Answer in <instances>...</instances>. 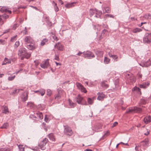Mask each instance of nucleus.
Wrapping results in <instances>:
<instances>
[{
  "mask_svg": "<svg viewBox=\"0 0 151 151\" xmlns=\"http://www.w3.org/2000/svg\"><path fill=\"white\" fill-rule=\"evenodd\" d=\"M18 54L19 56H24L26 59H28L31 56V54L27 52L24 47H21L19 50Z\"/></svg>",
  "mask_w": 151,
  "mask_h": 151,
  "instance_id": "nucleus-1",
  "label": "nucleus"
},
{
  "mask_svg": "<svg viewBox=\"0 0 151 151\" xmlns=\"http://www.w3.org/2000/svg\"><path fill=\"white\" fill-rule=\"evenodd\" d=\"M144 43L150 44L151 42V33H146L145 34L143 39Z\"/></svg>",
  "mask_w": 151,
  "mask_h": 151,
  "instance_id": "nucleus-2",
  "label": "nucleus"
},
{
  "mask_svg": "<svg viewBox=\"0 0 151 151\" xmlns=\"http://www.w3.org/2000/svg\"><path fill=\"white\" fill-rule=\"evenodd\" d=\"M48 140L47 138H45L39 144V147L42 150H44L46 149L45 145Z\"/></svg>",
  "mask_w": 151,
  "mask_h": 151,
  "instance_id": "nucleus-3",
  "label": "nucleus"
},
{
  "mask_svg": "<svg viewBox=\"0 0 151 151\" xmlns=\"http://www.w3.org/2000/svg\"><path fill=\"white\" fill-rule=\"evenodd\" d=\"M139 65L143 67H148L151 65V60L149 59L147 60L142 61Z\"/></svg>",
  "mask_w": 151,
  "mask_h": 151,
  "instance_id": "nucleus-4",
  "label": "nucleus"
},
{
  "mask_svg": "<svg viewBox=\"0 0 151 151\" xmlns=\"http://www.w3.org/2000/svg\"><path fill=\"white\" fill-rule=\"evenodd\" d=\"M75 101L78 104L86 105V103L85 102V104H84L83 102L84 101V98L82 97L80 95L76 96L75 98Z\"/></svg>",
  "mask_w": 151,
  "mask_h": 151,
  "instance_id": "nucleus-5",
  "label": "nucleus"
},
{
  "mask_svg": "<svg viewBox=\"0 0 151 151\" xmlns=\"http://www.w3.org/2000/svg\"><path fill=\"white\" fill-rule=\"evenodd\" d=\"M84 56L85 58H91L94 57L95 56L92 52L89 51H87L86 52H83Z\"/></svg>",
  "mask_w": 151,
  "mask_h": 151,
  "instance_id": "nucleus-6",
  "label": "nucleus"
},
{
  "mask_svg": "<svg viewBox=\"0 0 151 151\" xmlns=\"http://www.w3.org/2000/svg\"><path fill=\"white\" fill-rule=\"evenodd\" d=\"M64 132L65 134L69 136H71L73 133L71 128L68 127H65Z\"/></svg>",
  "mask_w": 151,
  "mask_h": 151,
  "instance_id": "nucleus-7",
  "label": "nucleus"
},
{
  "mask_svg": "<svg viewBox=\"0 0 151 151\" xmlns=\"http://www.w3.org/2000/svg\"><path fill=\"white\" fill-rule=\"evenodd\" d=\"M76 85L78 88L80 89L82 92H84L85 93L87 92L86 88L84 87L81 83H76Z\"/></svg>",
  "mask_w": 151,
  "mask_h": 151,
  "instance_id": "nucleus-8",
  "label": "nucleus"
},
{
  "mask_svg": "<svg viewBox=\"0 0 151 151\" xmlns=\"http://www.w3.org/2000/svg\"><path fill=\"white\" fill-rule=\"evenodd\" d=\"M24 41L25 42V44L27 45L34 42L32 38L30 36H29L25 37L24 40Z\"/></svg>",
  "mask_w": 151,
  "mask_h": 151,
  "instance_id": "nucleus-9",
  "label": "nucleus"
},
{
  "mask_svg": "<svg viewBox=\"0 0 151 151\" xmlns=\"http://www.w3.org/2000/svg\"><path fill=\"white\" fill-rule=\"evenodd\" d=\"M127 81L128 82H131L133 83L135 82L136 78L133 75L129 76V74H128V76H127Z\"/></svg>",
  "mask_w": 151,
  "mask_h": 151,
  "instance_id": "nucleus-10",
  "label": "nucleus"
},
{
  "mask_svg": "<svg viewBox=\"0 0 151 151\" xmlns=\"http://www.w3.org/2000/svg\"><path fill=\"white\" fill-rule=\"evenodd\" d=\"M0 11L2 12L8 13L9 14L12 13L11 11L9 10L6 7L0 6Z\"/></svg>",
  "mask_w": 151,
  "mask_h": 151,
  "instance_id": "nucleus-11",
  "label": "nucleus"
},
{
  "mask_svg": "<svg viewBox=\"0 0 151 151\" xmlns=\"http://www.w3.org/2000/svg\"><path fill=\"white\" fill-rule=\"evenodd\" d=\"M150 83L148 82H145L141 84H139V87L141 88L146 89L149 86Z\"/></svg>",
  "mask_w": 151,
  "mask_h": 151,
  "instance_id": "nucleus-12",
  "label": "nucleus"
},
{
  "mask_svg": "<svg viewBox=\"0 0 151 151\" xmlns=\"http://www.w3.org/2000/svg\"><path fill=\"white\" fill-rule=\"evenodd\" d=\"M27 45V48L30 50H34L36 48L34 42Z\"/></svg>",
  "mask_w": 151,
  "mask_h": 151,
  "instance_id": "nucleus-13",
  "label": "nucleus"
},
{
  "mask_svg": "<svg viewBox=\"0 0 151 151\" xmlns=\"http://www.w3.org/2000/svg\"><path fill=\"white\" fill-rule=\"evenodd\" d=\"M141 90L139 87L136 86L134 87L132 89L133 91H134V92L136 93L139 96H140L141 94Z\"/></svg>",
  "mask_w": 151,
  "mask_h": 151,
  "instance_id": "nucleus-14",
  "label": "nucleus"
},
{
  "mask_svg": "<svg viewBox=\"0 0 151 151\" xmlns=\"http://www.w3.org/2000/svg\"><path fill=\"white\" fill-rule=\"evenodd\" d=\"M2 113L5 114H8L9 113V111L8 107L6 106H3L2 107Z\"/></svg>",
  "mask_w": 151,
  "mask_h": 151,
  "instance_id": "nucleus-15",
  "label": "nucleus"
},
{
  "mask_svg": "<svg viewBox=\"0 0 151 151\" xmlns=\"http://www.w3.org/2000/svg\"><path fill=\"white\" fill-rule=\"evenodd\" d=\"M49 65V63L48 60L45 61L40 65L41 67L43 68H47Z\"/></svg>",
  "mask_w": 151,
  "mask_h": 151,
  "instance_id": "nucleus-16",
  "label": "nucleus"
},
{
  "mask_svg": "<svg viewBox=\"0 0 151 151\" xmlns=\"http://www.w3.org/2000/svg\"><path fill=\"white\" fill-rule=\"evenodd\" d=\"M148 139H145L141 142V145L145 147H147L148 146Z\"/></svg>",
  "mask_w": 151,
  "mask_h": 151,
  "instance_id": "nucleus-17",
  "label": "nucleus"
},
{
  "mask_svg": "<svg viewBox=\"0 0 151 151\" xmlns=\"http://www.w3.org/2000/svg\"><path fill=\"white\" fill-rule=\"evenodd\" d=\"M55 48H57L58 50L62 51L63 49V46L60 42L56 44L55 46Z\"/></svg>",
  "mask_w": 151,
  "mask_h": 151,
  "instance_id": "nucleus-18",
  "label": "nucleus"
},
{
  "mask_svg": "<svg viewBox=\"0 0 151 151\" xmlns=\"http://www.w3.org/2000/svg\"><path fill=\"white\" fill-rule=\"evenodd\" d=\"M97 95L98 97L97 99L99 100H103L105 96V95L103 93L98 92Z\"/></svg>",
  "mask_w": 151,
  "mask_h": 151,
  "instance_id": "nucleus-19",
  "label": "nucleus"
},
{
  "mask_svg": "<svg viewBox=\"0 0 151 151\" xmlns=\"http://www.w3.org/2000/svg\"><path fill=\"white\" fill-rule=\"evenodd\" d=\"M145 123L147 124L151 122V116H146L143 119Z\"/></svg>",
  "mask_w": 151,
  "mask_h": 151,
  "instance_id": "nucleus-20",
  "label": "nucleus"
},
{
  "mask_svg": "<svg viewBox=\"0 0 151 151\" xmlns=\"http://www.w3.org/2000/svg\"><path fill=\"white\" fill-rule=\"evenodd\" d=\"M34 92L35 93H38V94H40L41 96H43L45 93V90L43 89H40L39 90H37L34 91Z\"/></svg>",
  "mask_w": 151,
  "mask_h": 151,
  "instance_id": "nucleus-21",
  "label": "nucleus"
},
{
  "mask_svg": "<svg viewBox=\"0 0 151 151\" xmlns=\"http://www.w3.org/2000/svg\"><path fill=\"white\" fill-rule=\"evenodd\" d=\"M76 2H72L68 3L65 5V7L68 8H69L74 7L76 4Z\"/></svg>",
  "mask_w": 151,
  "mask_h": 151,
  "instance_id": "nucleus-22",
  "label": "nucleus"
},
{
  "mask_svg": "<svg viewBox=\"0 0 151 151\" xmlns=\"http://www.w3.org/2000/svg\"><path fill=\"white\" fill-rule=\"evenodd\" d=\"M109 55L110 57L112 58L115 61H118V57L116 55H112L111 53L109 52Z\"/></svg>",
  "mask_w": 151,
  "mask_h": 151,
  "instance_id": "nucleus-23",
  "label": "nucleus"
},
{
  "mask_svg": "<svg viewBox=\"0 0 151 151\" xmlns=\"http://www.w3.org/2000/svg\"><path fill=\"white\" fill-rule=\"evenodd\" d=\"M134 113H140L142 112V109L140 108L137 106H134Z\"/></svg>",
  "mask_w": 151,
  "mask_h": 151,
  "instance_id": "nucleus-24",
  "label": "nucleus"
},
{
  "mask_svg": "<svg viewBox=\"0 0 151 151\" xmlns=\"http://www.w3.org/2000/svg\"><path fill=\"white\" fill-rule=\"evenodd\" d=\"M48 41V40L47 38H44L41 41L40 43V45L41 46H43L46 45Z\"/></svg>",
  "mask_w": 151,
  "mask_h": 151,
  "instance_id": "nucleus-25",
  "label": "nucleus"
},
{
  "mask_svg": "<svg viewBox=\"0 0 151 151\" xmlns=\"http://www.w3.org/2000/svg\"><path fill=\"white\" fill-rule=\"evenodd\" d=\"M96 14L95 15V17L97 18L100 17L102 14V12L101 11H99L96 9Z\"/></svg>",
  "mask_w": 151,
  "mask_h": 151,
  "instance_id": "nucleus-26",
  "label": "nucleus"
},
{
  "mask_svg": "<svg viewBox=\"0 0 151 151\" xmlns=\"http://www.w3.org/2000/svg\"><path fill=\"white\" fill-rule=\"evenodd\" d=\"M102 10L104 13H109L110 12V9L107 7H103Z\"/></svg>",
  "mask_w": 151,
  "mask_h": 151,
  "instance_id": "nucleus-27",
  "label": "nucleus"
},
{
  "mask_svg": "<svg viewBox=\"0 0 151 151\" xmlns=\"http://www.w3.org/2000/svg\"><path fill=\"white\" fill-rule=\"evenodd\" d=\"M147 103V101L144 99H141L140 102L139 103V106H140L142 104H145Z\"/></svg>",
  "mask_w": 151,
  "mask_h": 151,
  "instance_id": "nucleus-28",
  "label": "nucleus"
},
{
  "mask_svg": "<svg viewBox=\"0 0 151 151\" xmlns=\"http://www.w3.org/2000/svg\"><path fill=\"white\" fill-rule=\"evenodd\" d=\"M48 137L50 140L53 141H55V138L53 134L51 133L49 134L48 135Z\"/></svg>",
  "mask_w": 151,
  "mask_h": 151,
  "instance_id": "nucleus-29",
  "label": "nucleus"
},
{
  "mask_svg": "<svg viewBox=\"0 0 151 151\" xmlns=\"http://www.w3.org/2000/svg\"><path fill=\"white\" fill-rule=\"evenodd\" d=\"M35 114L37 117H38L40 119H43V116L42 113L38 112H37Z\"/></svg>",
  "mask_w": 151,
  "mask_h": 151,
  "instance_id": "nucleus-30",
  "label": "nucleus"
},
{
  "mask_svg": "<svg viewBox=\"0 0 151 151\" xmlns=\"http://www.w3.org/2000/svg\"><path fill=\"white\" fill-rule=\"evenodd\" d=\"M28 92L27 91L26 92V96H22V97L21 98L22 99V100L24 102L26 101L27 100L28 97Z\"/></svg>",
  "mask_w": 151,
  "mask_h": 151,
  "instance_id": "nucleus-31",
  "label": "nucleus"
},
{
  "mask_svg": "<svg viewBox=\"0 0 151 151\" xmlns=\"http://www.w3.org/2000/svg\"><path fill=\"white\" fill-rule=\"evenodd\" d=\"M4 63L2 64V65L6 64V63H11V60L7 58H5L4 61Z\"/></svg>",
  "mask_w": 151,
  "mask_h": 151,
  "instance_id": "nucleus-32",
  "label": "nucleus"
},
{
  "mask_svg": "<svg viewBox=\"0 0 151 151\" xmlns=\"http://www.w3.org/2000/svg\"><path fill=\"white\" fill-rule=\"evenodd\" d=\"M143 17L147 19H151V14H147L144 15Z\"/></svg>",
  "mask_w": 151,
  "mask_h": 151,
  "instance_id": "nucleus-33",
  "label": "nucleus"
},
{
  "mask_svg": "<svg viewBox=\"0 0 151 151\" xmlns=\"http://www.w3.org/2000/svg\"><path fill=\"white\" fill-rule=\"evenodd\" d=\"M68 101H69V104L71 107H74L76 106V104L72 102L70 99H68Z\"/></svg>",
  "mask_w": 151,
  "mask_h": 151,
  "instance_id": "nucleus-34",
  "label": "nucleus"
},
{
  "mask_svg": "<svg viewBox=\"0 0 151 151\" xmlns=\"http://www.w3.org/2000/svg\"><path fill=\"white\" fill-rule=\"evenodd\" d=\"M52 3L54 4V7L56 12H57L59 10V8L57 6V4L54 1H52Z\"/></svg>",
  "mask_w": 151,
  "mask_h": 151,
  "instance_id": "nucleus-35",
  "label": "nucleus"
},
{
  "mask_svg": "<svg viewBox=\"0 0 151 151\" xmlns=\"http://www.w3.org/2000/svg\"><path fill=\"white\" fill-rule=\"evenodd\" d=\"M0 151H12L9 148L5 147L0 148Z\"/></svg>",
  "mask_w": 151,
  "mask_h": 151,
  "instance_id": "nucleus-36",
  "label": "nucleus"
},
{
  "mask_svg": "<svg viewBox=\"0 0 151 151\" xmlns=\"http://www.w3.org/2000/svg\"><path fill=\"white\" fill-rule=\"evenodd\" d=\"M96 10H92L91 9L90 12V16L91 17H92L95 14H96Z\"/></svg>",
  "mask_w": 151,
  "mask_h": 151,
  "instance_id": "nucleus-37",
  "label": "nucleus"
},
{
  "mask_svg": "<svg viewBox=\"0 0 151 151\" xmlns=\"http://www.w3.org/2000/svg\"><path fill=\"white\" fill-rule=\"evenodd\" d=\"M107 32V30L104 29H103L102 32L101 37L102 38L103 37L105 36L106 35V32Z\"/></svg>",
  "mask_w": 151,
  "mask_h": 151,
  "instance_id": "nucleus-38",
  "label": "nucleus"
},
{
  "mask_svg": "<svg viewBox=\"0 0 151 151\" xmlns=\"http://www.w3.org/2000/svg\"><path fill=\"white\" fill-rule=\"evenodd\" d=\"M110 59L106 57H105L104 58V63L105 64H108L110 61Z\"/></svg>",
  "mask_w": 151,
  "mask_h": 151,
  "instance_id": "nucleus-39",
  "label": "nucleus"
},
{
  "mask_svg": "<svg viewBox=\"0 0 151 151\" xmlns=\"http://www.w3.org/2000/svg\"><path fill=\"white\" fill-rule=\"evenodd\" d=\"M8 126L9 124L8 123H4L1 127V129H6Z\"/></svg>",
  "mask_w": 151,
  "mask_h": 151,
  "instance_id": "nucleus-40",
  "label": "nucleus"
},
{
  "mask_svg": "<svg viewBox=\"0 0 151 151\" xmlns=\"http://www.w3.org/2000/svg\"><path fill=\"white\" fill-rule=\"evenodd\" d=\"M93 98L91 99V98H88V99L87 101L88 103L89 104H91L93 102Z\"/></svg>",
  "mask_w": 151,
  "mask_h": 151,
  "instance_id": "nucleus-41",
  "label": "nucleus"
},
{
  "mask_svg": "<svg viewBox=\"0 0 151 151\" xmlns=\"http://www.w3.org/2000/svg\"><path fill=\"white\" fill-rule=\"evenodd\" d=\"M61 98L60 95V92L58 91V94L55 95V99L58 100Z\"/></svg>",
  "mask_w": 151,
  "mask_h": 151,
  "instance_id": "nucleus-42",
  "label": "nucleus"
},
{
  "mask_svg": "<svg viewBox=\"0 0 151 151\" xmlns=\"http://www.w3.org/2000/svg\"><path fill=\"white\" fill-rule=\"evenodd\" d=\"M95 131L98 132L99 131H100L101 129V125H100L99 126V127H98L97 126H96L95 127Z\"/></svg>",
  "mask_w": 151,
  "mask_h": 151,
  "instance_id": "nucleus-43",
  "label": "nucleus"
},
{
  "mask_svg": "<svg viewBox=\"0 0 151 151\" xmlns=\"http://www.w3.org/2000/svg\"><path fill=\"white\" fill-rule=\"evenodd\" d=\"M134 107H132L131 108L129 109V110L127 111V113H134Z\"/></svg>",
  "mask_w": 151,
  "mask_h": 151,
  "instance_id": "nucleus-44",
  "label": "nucleus"
},
{
  "mask_svg": "<svg viewBox=\"0 0 151 151\" xmlns=\"http://www.w3.org/2000/svg\"><path fill=\"white\" fill-rule=\"evenodd\" d=\"M141 31L142 29H141L138 28H136L133 30V32L134 33H136L137 32H140Z\"/></svg>",
  "mask_w": 151,
  "mask_h": 151,
  "instance_id": "nucleus-45",
  "label": "nucleus"
},
{
  "mask_svg": "<svg viewBox=\"0 0 151 151\" xmlns=\"http://www.w3.org/2000/svg\"><path fill=\"white\" fill-rule=\"evenodd\" d=\"M47 94L48 96H50L52 94V91L50 89H47Z\"/></svg>",
  "mask_w": 151,
  "mask_h": 151,
  "instance_id": "nucleus-46",
  "label": "nucleus"
},
{
  "mask_svg": "<svg viewBox=\"0 0 151 151\" xmlns=\"http://www.w3.org/2000/svg\"><path fill=\"white\" fill-rule=\"evenodd\" d=\"M101 86L105 88H107L108 87V85L107 84H106V82L104 81L101 83Z\"/></svg>",
  "mask_w": 151,
  "mask_h": 151,
  "instance_id": "nucleus-47",
  "label": "nucleus"
},
{
  "mask_svg": "<svg viewBox=\"0 0 151 151\" xmlns=\"http://www.w3.org/2000/svg\"><path fill=\"white\" fill-rule=\"evenodd\" d=\"M109 135V132L108 131H107L106 133L104 134V135L101 138V140L104 139V137L105 136H107Z\"/></svg>",
  "mask_w": 151,
  "mask_h": 151,
  "instance_id": "nucleus-48",
  "label": "nucleus"
},
{
  "mask_svg": "<svg viewBox=\"0 0 151 151\" xmlns=\"http://www.w3.org/2000/svg\"><path fill=\"white\" fill-rule=\"evenodd\" d=\"M17 37V35H16L14 36V37H12L11 38V41L12 42H14L16 40V39Z\"/></svg>",
  "mask_w": 151,
  "mask_h": 151,
  "instance_id": "nucleus-49",
  "label": "nucleus"
},
{
  "mask_svg": "<svg viewBox=\"0 0 151 151\" xmlns=\"http://www.w3.org/2000/svg\"><path fill=\"white\" fill-rule=\"evenodd\" d=\"M15 77V76H12L9 77L8 79L9 81H12L13 80Z\"/></svg>",
  "mask_w": 151,
  "mask_h": 151,
  "instance_id": "nucleus-50",
  "label": "nucleus"
},
{
  "mask_svg": "<svg viewBox=\"0 0 151 151\" xmlns=\"http://www.w3.org/2000/svg\"><path fill=\"white\" fill-rule=\"evenodd\" d=\"M19 45V41H17L15 44V47H17Z\"/></svg>",
  "mask_w": 151,
  "mask_h": 151,
  "instance_id": "nucleus-51",
  "label": "nucleus"
},
{
  "mask_svg": "<svg viewBox=\"0 0 151 151\" xmlns=\"http://www.w3.org/2000/svg\"><path fill=\"white\" fill-rule=\"evenodd\" d=\"M138 78H141L142 77V75L140 73H139L137 74Z\"/></svg>",
  "mask_w": 151,
  "mask_h": 151,
  "instance_id": "nucleus-52",
  "label": "nucleus"
},
{
  "mask_svg": "<svg viewBox=\"0 0 151 151\" xmlns=\"http://www.w3.org/2000/svg\"><path fill=\"white\" fill-rule=\"evenodd\" d=\"M18 91V89H15V90H14L12 92V93L13 94H14L15 93H17V92Z\"/></svg>",
  "mask_w": 151,
  "mask_h": 151,
  "instance_id": "nucleus-53",
  "label": "nucleus"
},
{
  "mask_svg": "<svg viewBox=\"0 0 151 151\" xmlns=\"http://www.w3.org/2000/svg\"><path fill=\"white\" fill-rule=\"evenodd\" d=\"M55 59L58 61L59 60V57L58 55H57L56 54L55 55Z\"/></svg>",
  "mask_w": 151,
  "mask_h": 151,
  "instance_id": "nucleus-54",
  "label": "nucleus"
},
{
  "mask_svg": "<svg viewBox=\"0 0 151 151\" xmlns=\"http://www.w3.org/2000/svg\"><path fill=\"white\" fill-rule=\"evenodd\" d=\"M106 16L107 17H110L112 18H113L114 17V16L113 15L111 14H106Z\"/></svg>",
  "mask_w": 151,
  "mask_h": 151,
  "instance_id": "nucleus-55",
  "label": "nucleus"
},
{
  "mask_svg": "<svg viewBox=\"0 0 151 151\" xmlns=\"http://www.w3.org/2000/svg\"><path fill=\"white\" fill-rule=\"evenodd\" d=\"M44 18L45 19V21L46 22H47V21L49 22V17H45Z\"/></svg>",
  "mask_w": 151,
  "mask_h": 151,
  "instance_id": "nucleus-56",
  "label": "nucleus"
},
{
  "mask_svg": "<svg viewBox=\"0 0 151 151\" xmlns=\"http://www.w3.org/2000/svg\"><path fill=\"white\" fill-rule=\"evenodd\" d=\"M48 118L47 117V115H45V117L44 119V120L46 122H48Z\"/></svg>",
  "mask_w": 151,
  "mask_h": 151,
  "instance_id": "nucleus-57",
  "label": "nucleus"
},
{
  "mask_svg": "<svg viewBox=\"0 0 151 151\" xmlns=\"http://www.w3.org/2000/svg\"><path fill=\"white\" fill-rule=\"evenodd\" d=\"M49 22L47 21V22H46L47 23V24L48 25H49V26L50 27H51L52 25V23L49 20Z\"/></svg>",
  "mask_w": 151,
  "mask_h": 151,
  "instance_id": "nucleus-58",
  "label": "nucleus"
},
{
  "mask_svg": "<svg viewBox=\"0 0 151 151\" xmlns=\"http://www.w3.org/2000/svg\"><path fill=\"white\" fill-rule=\"evenodd\" d=\"M3 17L5 19H6L9 17V16L7 15L4 14L3 15Z\"/></svg>",
  "mask_w": 151,
  "mask_h": 151,
  "instance_id": "nucleus-59",
  "label": "nucleus"
},
{
  "mask_svg": "<svg viewBox=\"0 0 151 151\" xmlns=\"http://www.w3.org/2000/svg\"><path fill=\"white\" fill-rule=\"evenodd\" d=\"M88 116L90 117H92L93 116V112L92 111H91L89 113Z\"/></svg>",
  "mask_w": 151,
  "mask_h": 151,
  "instance_id": "nucleus-60",
  "label": "nucleus"
},
{
  "mask_svg": "<svg viewBox=\"0 0 151 151\" xmlns=\"http://www.w3.org/2000/svg\"><path fill=\"white\" fill-rule=\"evenodd\" d=\"M117 124H118L117 122H115L114 123V124H113V127H115V126H116Z\"/></svg>",
  "mask_w": 151,
  "mask_h": 151,
  "instance_id": "nucleus-61",
  "label": "nucleus"
},
{
  "mask_svg": "<svg viewBox=\"0 0 151 151\" xmlns=\"http://www.w3.org/2000/svg\"><path fill=\"white\" fill-rule=\"evenodd\" d=\"M9 31H10L9 29H8L6 30V31H5L4 32L3 34L7 33L8 32H9Z\"/></svg>",
  "mask_w": 151,
  "mask_h": 151,
  "instance_id": "nucleus-62",
  "label": "nucleus"
},
{
  "mask_svg": "<svg viewBox=\"0 0 151 151\" xmlns=\"http://www.w3.org/2000/svg\"><path fill=\"white\" fill-rule=\"evenodd\" d=\"M53 38L55 40H58L57 37L55 36H54L53 37Z\"/></svg>",
  "mask_w": 151,
  "mask_h": 151,
  "instance_id": "nucleus-63",
  "label": "nucleus"
},
{
  "mask_svg": "<svg viewBox=\"0 0 151 151\" xmlns=\"http://www.w3.org/2000/svg\"><path fill=\"white\" fill-rule=\"evenodd\" d=\"M85 151H93L91 150L88 149H86L85 150Z\"/></svg>",
  "mask_w": 151,
  "mask_h": 151,
  "instance_id": "nucleus-64",
  "label": "nucleus"
}]
</instances>
